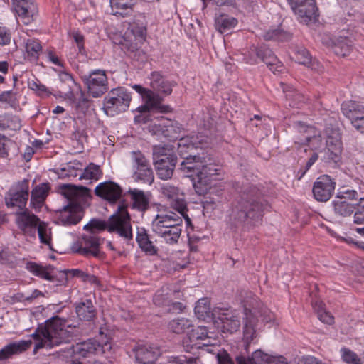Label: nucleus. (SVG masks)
Masks as SVG:
<instances>
[{
    "mask_svg": "<svg viewBox=\"0 0 364 364\" xmlns=\"http://www.w3.org/2000/svg\"><path fill=\"white\" fill-rule=\"evenodd\" d=\"M181 169L192 178L193 186L198 195H203L210 188L214 177L219 174L220 168L210 162V159L190 155L184 158Z\"/></svg>",
    "mask_w": 364,
    "mask_h": 364,
    "instance_id": "nucleus-1",
    "label": "nucleus"
},
{
    "mask_svg": "<svg viewBox=\"0 0 364 364\" xmlns=\"http://www.w3.org/2000/svg\"><path fill=\"white\" fill-rule=\"evenodd\" d=\"M69 326L65 320L58 317H53L40 325L30 336L36 341L34 352L43 348H52L70 342L73 334L66 329Z\"/></svg>",
    "mask_w": 364,
    "mask_h": 364,
    "instance_id": "nucleus-2",
    "label": "nucleus"
},
{
    "mask_svg": "<svg viewBox=\"0 0 364 364\" xmlns=\"http://www.w3.org/2000/svg\"><path fill=\"white\" fill-rule=\"evenodd\" d=\"M60 190L69 204L60 212L58 222L63 225H76L82 218V205L90 198V191L87 187L71 184L62 185Z\"/></svg>",
    "mask_w": 364,
    "mask_h": 364,
    "instance_id": "nucleus-3",
    "label": "nucleus"
},
{
    "mask_svg": "<svg viewBox=\"0 0 364 364\" xmlns=\"http://www.w3.org/2000/svg\"><path fill=\"white\" fill-rule=\"evenodd\" d=\"M182 218L173 212L157 214L152 220L153 232L168 244H176L181 235Z\"/></svg>",
    "mask_w": 364,
    "mask_h": 364,
    "instance_id": "nucleus-4",
    "label": "nucleus"
},
{
    "mask_svg": "<svg viewBox=\"0 0 364 364\" xmlns=\"http://www.w3.org/2000/svg\"><path fill=\"white\" fill-rule=\"evenodd\" d=\"M87 226L97 228L100 231L107 230L111 233H117L124 240H129L133 237L130 217L123 205H119L117 211L107 221L92 220L85 228Z\"/></svg>",
    "mask_w": 364,
    "mask_h": 364,
    "instance_id": "nucleus-5",
    "label": "nucleus"
},
{
    "mask_svg": "<svg viewBox=\"0 0 364 364\" xmlns=\"http://www.w3.org/2000/svg\"><path fill=\"white\" fill-rule=\"evenodd\" d=\"M262 205L244 193L232 208L230 217L239 223L255 225L262 218Z\"/></svg>",
    "mask_w": 364,
    "mask_h": 364,
    "instance_id": "nucleus-6",
    "label": "nucleus"
},
{
    "mask_svg": "<svg viewBox=\"0 0 364 364\" xmlns=\"http://www.w3.org/2000/svg\"><path fill=\"white\" fill-rule=\"evenodd\" d=\"M131 100V94L124 87L112 89L104 99L103 109L107 115L114 116L128 109Z\"/></svg>",
    "mask_w": 364,
    "mask_h": 364,
    "instance_id": "nucleus-7",
    "label": "nucleus"
},
{
    "mask_svg": "<svg viewBox=\"0 0 364 364\" xmlns=\"http://www.w3.org/2000/svg\"><path fill=\"white\" fill-rule=\"evenodd\" d=\"M154 155L158 176L163 180L171 178L176 164L175 154L165 147L156 146Z\"/></svg>",
    "mask_w": 364,
    "mask_h": 364,
    "instance_id": "nucleus-8",
    "label": "nucleus"
},
{
    "mask_svg": "<svg viewBox=\"0 0 364 364\" xmlns=\"http://www.w3.org/2000/svg\"><path fill=\"white\" fill-rule=\"evenodd\" d=\"M161 190L163 196L166 198L170 207L183 216L188 226L191 225V220L188 215L187 204L183 193L178 187L168 183L162 186Z\"/></svg>",
    "mask_w": 364,
    "mask_h": 364,
    "instance_id": "nucleus-9",
    "label": "nucleus"
},
{
    "mask_svg": "<svg viewBox=\"0 0 364 364\" xmlns=\"http://www.w3.org/2000/svg\"><path fill=\"white\" fill-rule=\"evenodd\" d=\"M259 60L265 63L269 70L274 73L281 72L283 69L282 62L279 61L272 51L265 46L251 48L248 54L245 57V62L250 65L257 63Z\"/></svg>",
    "mask_w": 364,
    "mask_h": 364,
    "instance_id": "nucleus-10",
    "label": "nucleus"
},
{
    "mask_svg": "<svg viewBox=\"0 0 364 364\" xmlns=\"http://www.w3.org/2000/svg\"><path fill=\"white\" fill-rule=\"evenodd\" d=\"M131 159L134 181L151 185L154 182V176L149 160L139 151H132Z\"/></svg>",
    "mask_w": 364,
    "mask_h": 364,
    "instance_id": "nucleus-11",
    "label": "nucleus"
},
{
    "mask_svg": "<svg viewBox=\"0 0 364 364\" xmlns=\"http://www.w3.org/2000/svg\"><path fill=\"white\" fill-rule=\"evenodd\" d=\"M84 229H85V227ZM87 229L90 230V232L84 234L74 242L71 245V250L82 255L97 257L99 254L100 241L95 231L99 230L90 226H87L86 230Z\"/></svg>",
    "mask_w": 364,
    "mask_h": 364,
    "instance_id": "nucleus-12",
    "label": "nucleus"
},
{
    "mask_svg": "<svg viewBox=\"0 0 364 364\" xmlns=\"http://www.w3.org/2000/svg\"><path fill=\"white\" fill-rule=\"evenodd\" d=\"M133 87L138 93L141 95L145 103L144 105L137 108L139 112H145L150 109L161 113H167L171 111L170 106L161 104L163 98L156 92L144 88L139 85H135Z\"/></svg>",
    "mask_w": 364,
    "mask_h": 364,
    "instance_id": "nucleus-13",
    "label": "nucleus"
},
{
    "mask_svg": "<svg viewBox=\"0 0 364 364\" xmlns=\"http://www.w3.org/2000/svg\"><path fill=\"white\" fill-rule=\"evenodd\" d=\"M291 9L302 23L309 24L318 16L316 0H287Z\"/></svg>",
    "mask_w": 364,
    "mask_h": 364,
    "instance_id": "nucleus-14",
    "label": "nucleus"
},
{
    "mask_svg": "<svg viewBox=\"0 0 364 364\" xmlns=\"http://www.w3.org/2000/svg\"><path fill=\"white\" fill-rule=\"evenodd\" d=\"M89 94L93 97H101L109 89L108 80L103 70H94L82 77Z\"/></svg>",
    "mask_w": 364,
    "mask_h": 364,
    "instance_id": "nucleus-15",
    "label": "nucleus"
},
{
    "mask_svg": "<svg viewBox=\"0 0 364 364\" xmlns=\"http://www.w3.org/2000/svg\"><path fill=\"white\" fill-rule=\"evenodd\" d=\"M214 325L223 333L236 332L241 325L239 314L235 310L220 309L215 319Z\"/></svg>",
    "mask_w": 364,
    "mask_h": 364,
    "instance_id": "nucleus-16",
    "label": "nucleus"
},
{
    "mask_svg": "<svg viewBox=\"0 0 364 364\" xmlns=\"http://www.w3.org/2000/svg\"><path fill=\"white\" fill-rule=\"evenodd\" d=\"M103 333L100 331L99 341L88 340L87 341L77 343L73 346V352L81 357H87L91 354L104 353L107 350L111 349V346L107 340L104 341Z\"/></svg>",
    "mask_w": 364,
    "mask_h": 364,
    "instance_id": "nucleus-17",
    "label": "nucleus"
},
{
    "mask_svg": "<svg viewBox=\"0 0 364 364\" xmlns=\"http://www.w3.org/2000/svg\"><path fill=\"white\" fill-rule=\"evenodd\" d=\"M341 111L357 130L364 133V105L357 102H343Z\"/></svg>",
    "mask_w": 364,
    "mask_h": 364,
    "instance_id": "nucleus-18",
    "label": "nucleus"
},
{
    "mask_svg": "<svg viewBox=\"0 0 364 364\" xmlns=\"http://www.w3.org/2000/svg\"><path fill=\"white\" fill-rule=\"evenodd\" d=\"M257 312L255 310L248 309L245 308L244 318H243V341L248 346L252 343H254L257 341L258 333L257 331V323L259 321V318H257L256 314Z\"/></svg>",
    "mask_w": 364,
    "mask_h": 364,
    "instance_id": "nucleus-19",
    "label": "nucleus"
},
{
    "mask_svg": "<svg viewBox=\"0 0 364 364\" xmlns=\"http://www.w3.org/2000/svg\"><path fill=\"white\" fill-rule=\"evenodd\" d=\"M41 220L28 210L17 212L16 214V223L22 233L28 237H35L36 228Z\"/></svg>",
    "mask_w": 364,
    "mask_h": 364,
    "instance_id": "nucleus-20",
    "label": "nucleus"
},
{
    "mask_svg": "<svg viewBox=\"0 0 364 364\" xmlns=\"http://www.w3.org/2000/svg\"><path fill=\"white\" fill-rule=\"evenodd\" d=\"M13 9L18 21L30 24L38 14V7L32 0H13Z\"/></svg>",
    "mask_w": 364,
    "mask_h": 364,
    "instance_id": "nucleus-21",
    "label": "nucleus"
},
{
    "mask_svg": "<svg viewBox=\"0 0 364 364\" xmlns=\"http://www.w3.org/2000/svg\"><path fill=\"white\" fill-rule=\"evenodd\" d=\"M336 183L328 175L319 176L314 183L312 192L314 198L320 202H326L332 196Z\"/></svg>",
    "mask_w": 364,
    "mask_h": 364,
    "instance_id": "nucleus-22",
    "label": "nucleus"
},
{
    "mask_svg": "<svg viewBox=\"0 0 364 364\" xmlns=\"http://www.w3.org/2000/svg\"><path fill=\"white\" fill-rule=\"evenodd\" d=\"M355 33L353 31L343 29L332 42L334 53L340 57L348 55L354 44Z\"/></svg>",
    "mask_w": 364,
    "mask_h": 364,
    "instance_id": "nucleus-23",
    "label": "nucleus"
},
{
    "mask_svg": "<svg viewBox=\"0 0 364 364\" xmlns=\"http://www.w3.org/2000/svg\"><path fill=\"white\" fill-rule=\"evenodd\" d=\"M28 198V183L23 181L19 187L10 190L5 197L6 205L8 208H17L23 210Z\"/></svg>",
    "mask_w": 364,
    "mask_h": 364,
    "instance_id": "nucleus-24",
    "label": "nucleus"
},
{
    "mask_svg": "<svg viewBox=\"0 0 364 364\" xmlns=\"http://www.w3.org/2000/svg\"><path fill=\"white\" fill-rule=\"evenodd\" d=\"M136 360L140 364H153L160 355L159 349L150 343H138L133 349Z\"/></svg>",
    "mask_w": 364,
    "mask_h": 364,
    "instance_id": "nucleus-25",
    "label": "nucleus"
},
{
    "mask_svg": "<svg viewBox=\"0 0 364 364\" xmlns=\"http://www.w3.org/2000/svg\"><path fill=\"white\" fill-rule=\"evenodd\" d=\"M326 144V146L323 150L322 160L328 163L337 164L341 160L342 151V146L339 134H336L335 136H328Z\"/></svg>",
    "mask_w": 364,
    "mask_h": 364,
    "instance_id": "nucleus-26",
    "label": "nucleus"
},
{
    "mask_svg": "<svg viewBox=\"0 0 364 364\" xmlns=\"http://www.w3.org/2000/svg\"><path fill=\"white\" fill-rule=\"evenodd\" d=\"M210 337L208 336V330L205 326H197L196 328H191L188 333V339L189 341V343H188V341L185 340L183 342V348L186 351L190 352L194 347L199 348L198 346L200 344L199 341H205L202 344L204 346L210 345Z\"/></svg>",
    "mask_w": 364,
    "mask_h": 364,
    "instance_id": "nucleus-27",
    "label": "nucleus"
},
{
    "mask_svg": "<svg viewBox=\"0 0 364 364\" xmlns=\"http://www.w3.org/2000/svg\"><path fill=\"white\" fill-rule=\"evenodd\" d=\"M96 196L109 201L115 203L122 196V188L112 181H105L100 183L95 188Z\"/></svg>",
    "mask_w": 364,
    "mask_h": 364,
    "instance_id": "nucleus-28",
    "label": "nucleus"
},
{
    "mask_svg": "<svg viewBox=\"0 0 364 364\" xmlns=\"http://www.w3.org/2000/svg\"><path fill=\"white\" fill-rule=\"evenodd\" d=\"M31 345V340H21L8 343L0 349V361L11 358L14 355L25 352Z\"/></svg>",
    "mask_w": 364,
    "mask_h": 364,
    "instance_id": "nucleus-29",
    "label": "nucleus"
},
{
    "mask_svg": "<svg viewBox=\"0 0 364 364\" xmlns=\"http://www.w3.org/2000/svg\"><path fill=\"white\" fill-rule=\"evenodd\" d=\"M150 86L152 91L159 95H169L172 92V87L173 84L172 82L167 80L161 73L158 72H153L150 75Z\"/></svg>",
    "mask_w": 364,
    "mask_h": 364,
    "instance_id": "nucleus-30",
    "label": "nucleus"
},
{
    "mask_svg": "<svg viewBox=\"0 0 364 364\" xmlns=\"http://www.w3.org/2000/svg\"><path fill=\"white\" fill-rule=\"evenodd\" d=\"M210 305V301L208 298H203L198 301L194 311L199 319L205 320L212 318L213 322L215 321L220 309L215 308L211 310Z\"/></svg>",
    "mask_w": 364,
    "mask_h": 364,
    "instance_id": "nucleus-31",
    "label": "nucleus"
},
{
    "mask_svg": "<svg viewBox=\"0 0 364 364\" xmlns=\"http://www.w3.org/2000/svg\"><path fill=\"white\" fill-rule=\"evenodd\" d=\"M146 28L136 23L129 24L124 33V39L134 46H137L145 40Z\"/></svg>",
    "mask_w": 364,
    "mask_h": 364,
    "instance_id": "nucleus-32",
    "label": "nucleus"
},
{
    "mask_svg": "<svg viewBox=\"0 0 364 364\" xmlns=\"http://www.w3.org/2000/svg\"><path fill=\"white\" fill-rule=\"evenodd\" d=\"M26 269L33 275L41 279L53 281L55 278L54 268L50 266H42L36 262H29L26 263Z\"/></svg>",
    "mask_w": 364,
    "mask_h": 364,
    "instance_id": "nucleus-33",
    "label": "nucleus"
},
{
    "mask_svg": "<svg viewBox=\"0 0 364 364\" xmlns=\"http://www.w3.org/2000/svg\"><path fill=\"white\" fill-rule=\"evenodd\" d=\"M193 327L192 320L186 317H177L171 320L167 324L168 330L176 334L188 333Z\"/></svg>",
    "mask_w": 364,
    "mask_h": 364,
    "instance_id": "nucleus-34",
    "label": "nucleus"
},
{
    "mask_svg": "<svg viewBox=\"0 0 364 364\" xmlns=\"http://www.w3.org/2000/svg\"><path fill=\"white\" fill-rule=\"evenodd\" d=\"M49 186L47 183H42L37 186L31 192V203L36 210H39L44 203V201L49 191Z\"/></svg>",
    "mask_w": 364,
    "mask_h": 364,
    "instance_id": "nucleus-35",
    "label": "nucleus"
},
{
    "mask_svg": "<svg viewBox=\"0 0 364 364\" xmlns=\"http://www.w3.org/2000/svg\"><path fill=\"white\" fill-rule=\"evenodd\" d=\"M159 126L161 127L163 134L171 140L176 139L180 136L179 134L181 131V127L177 122L168 119L162 118Z\"/></svg>",
    "mask_w": 364,
    "mask_h": 364,
    "instance_id": "nucleus-36",
    "label": "nucleus"
},
{
    "mask_svg": "<svg viewBox=\"0 0 364 364\" xmlns=\"http://www.w3.org/2000/svg\"><path fill=\"white\" fill-rule=\"evenodd\" d=\"M136 0H110V6L114 15L124 16L132 11Z\"/></svg>",
    "mask_w": 364,
    "mask_h": 364,
    "instance_id": "nucleus-37",
    "label": "nucleus"
},
{
    "mask_svg": "<svg viewBox=\"0 0 364 364\" xmlns=\"http://www.w3.org/2000/svg\"><path fill=\"white\" fill-rule=\"evenodd\" d=\"M25 57L31 62H36L42 50L40 42L34 38H28L24 41Z\"/></svg>",
    "mask_w": 364,
    "mask_h": 364,
    "instance_id": "nucleus-38",
    "label": "nucleus"
},
{
    "mask_svg": "<svg viewBox=\"0 0 364 364\" xmlns=\"http://www.w3.org/2000/svg\"><path fill=\"white\" fill-rule=\"evenodd\" d=\"M271 355L261 350H257L253 352L251 357H238L237 361L238 364H268Z\"/></svg>",
    "mask_w": 364,
    "mask_h": 364,
    "instance_id": "nucleus-39",
    "label": "nucleus"
},
{
    "mask_svg": "<svg viewBox=\"0 0 364 364\" xmlns=\"http://www.w3.org/2000/svg\"><path fill=\"white\" fill-rule=\"evenodd\" d=\"M76 313L80 320L90 321L95 316V309L91 300L87 299L76 306Z\"/></svg>",
    "mask_w": 364,
    "mask_h": 364,
    "instance_id": "nucleus-40",
    "label": "nucleus"
},
{
    "mask_svg": "<svg viewBox=\"0 0 364 364\" xmlns=\"http://www.w3.org/2000/svg\"><path fill=\"white\" fill-rule=\"evenodd\" d=\"M281 86L286 98L289 101V106L299 107L304 101V97L291 85L281 83Z\"/></svg>",
    "mask_w": 364,
    "mask_h": 364,
    "instance_id": "nucleus-41",
    "label": "nucleus"
},
{
    "mask_svg": "<svg viewBox=\"0 0 364 364\" xmlns=\"http://www.w3.org/2000/svg\"><path fill=\"white\" fill-rule=\"evenodd\" d=\"M304 139L307 145L312 149H319L322 144L321 133L314 127L306 128Z\"/></svg>",
    "mask_w": 364,
    "mask_h": 364,
    "instance_id": "nucleus-42",
    "label": "nucleus"
},
{
    "mask_svg": "<svg viewBox=\"0 0 364 364\" xmlns=\"http://www.w3.org/2000/svg\"><path fill=\"white\" fill-rule=\"evenodd\" d=\"M129 193L131 196L133 208L141 211L147 208L149 201L144 191L135 188L132 190L130 189Z\"/></svg>",
    "mask_w": 364,
    "mask_h": 364,
    "instance_id": "nucleus-43",
    "label": "nucleus"
},
{
    "mask_svg": "<svg viewBox=\"0 0 364 364\" xmlns=\"http://www.w3.org/2000/svg\"><path fill=\"white\" fill-rule=\"evenodd\" d=\"M36 230L38 232L40 242L46 245L48 248H52V231L49 224L41 221Z\"/></svg>",
    "mask_w": 364,
    "mask_h": 364,
    "instance_id": "nucleus-44",
    "label": "nucleus"
},
{
    "mask_svg": "<svg viewBox=\"0 0 364 364\" xmlns=\"http://www.w3.org/2000/svg\"><path fill=\"white\" fill-rule=\"evenodd\" d=\"M237 20L226 14H221L215 18V26L220 33H225L236 26Z\"/></svg>",
    "mask_w": 364,
    "mask_h": 364,
    "instance_id": "nucleus-45",
    "label": "nucleus"
},
{
    "mask_svg": "<svg viewBox=\"0 0 364 364\" xmlns=\"http://www.w3.org/2000/svg\"><path fill=\"white\" fill-rule=\"evenodd\" d=\"M178 294L176 291L170 292L168 287H162L154 295L153 301L154 304L159 306L168 307L170 306L171 298L173 295Z\"/></svg>",
    "mask_w": 364,
    "mask_h": 364,
    "instance_id": "nucleus-46",
    "label": "nucleus"
},
{
    "mask_svg": "<svg viewBox=\"0 0 364 364\" xmlns=\"http://www.w3.org/2000/svg\"><path fill=\"white\" fill-rule=\"evenodd\" d=\"M102 176V171L100 166L93 163H90L83 171H81L80 180L97 181Z\"/></svg>",
    "mask_w": 364,
    "mask_h": 364,
    "instance_id": "nucleus-47",
    "label": "nucleus"
},
{
    "mask_svg": "<svg viewBox=\"0 0 364 364\" xmlns=\"http://www.w3.org/2000/svg\"><path fill=\"white\" fill-rule=\"evenodd\" d=\"M80 166L81 164L79 162H70L61 168L58 173L62 178H75L77 176L80 178L81 173Z\"/></svg>",
    "mask_w": 364,
    "mask_h": 364,
    "instance_id": "nucleus-48",
    "label": "nucleus"
},
{
    "mask_svg": "<svg viewBox=\"0 0 364 364\" xmlns=\"http://www.w3.org/2000/svg\"><path fill=\"white\" fill-rule=\"evenodd\" d=\"M334 211L342 216H349L355 209V203H347L341 200H335L333 202Z\"/></svg>",
    "mask_w": 364,
    "mask_h": 364,
    "instance_id": "nucleus-49",
    "label": "nucleus"
},
{
    "mask_svg": "<svg viewBox=\"0 0 364 364\" xmlns=\"http://www.w3.org/2000/svg\"><path fill=\"white\" fill-rule=\"evenodd\" d=\"M360 198L356 191L343 188L338 190L336 200H341L347 203H357Z\"/></svg>",
    "mask_w": 364,
    "mask_h": 364,
    "instance_id": "nucleus-50",
    "label": "nucleus"
},
{
    "mask_svg": "<svg viewBox=\"0 0 364 364\" xmlns=\"http://www.w3.org/2000/svg\"><path fill=\"white\" fill-rule=\"evenodd\" d=\"M266 41L276 40L279 41H288L291 38V35L279 28L270 29L263 35Z\"/></svg>",
    "mask_w": 364,
    "mask_h": 364,
    "instance_id": "nucleus-51",
    "label": "nucleus"
},
{
    "mask_svg": "<svg viewBox=\"0 0 364 364\" xmlns=\"http://www.w3.org/2000/svg\"><path fill=\"white\" fill-rule=\"evenodd\" d=\"M314 308L316 310L318 319L326 324H331L333 323V316L323 307L322 302H316Z\"/></svg>",
    "mask_w": 364,
    "mask_h": 364,
    "instance_id": "nucleus-52",
    "label": "nucleus"
},
{
    "mask_svg": "<svg viewBox=\"0 0 364 364\" xmlns=\"http://www.w3.org/2000/svg\"><path fill=\"white\" fill-rule=\"evenodd\" d=\"M353 215V223L358 225H364V197L360 198L355 203Z\"/></svg>",
    "mask_w": 364,
    "mask_h": 364,
    "instance_id": "nucleus-53",
    "label": "nucleus"
},
{
    "mask_svg": "<svg viewBox=\"0 0 364 364\" xmlns=\"http://www.w3.org/2000/svg\"><path fill=\"white\" fill-rule=\"evenodd\" d=\"M198 146L197 142L193 140V137H181L178 142V149L180 154L186 151V149H193Z\"/></svg>",
    "mask_w": 364,
    "mask_h": 364,
    "instance_id": "nucleus-54",
    "label": "nucleus"
},
{
    "mask_svg": "<svg viewBox=\"0 0 364 364\" xmlns=\"http://www.w3.org/2000/svg\"><path fill=\"white\" fill-rule=\"evenodd\" d=\"M252 310H255L257 312V314H256L257 318H258V316H259L261 320L263 322L266 323H270L272 322V323H274L275 316L269 309L265 308L262 309L261 311H259L256 309H253Z\"/></svg>",
    "mask_w": 364,
    "mask_h": 364,
    "instance_id": "nucleus-55",
    "label": "nucleus"
},
{
    "mask_svg": "<svg viewBox=\"0 0 364 364\" xmlns=\"http://www.w3.org/2000/svg\"><path fill=\"white\" fill-rule=\"evenodd\" d=\"M296 60L302 65H309L311 62V58L308 50L301 49L298 50L295 54Z\"/></svg>",
    "mask_w": 364,
    "mask_h": 364,
    "instance_id": "nucleus-56",
    "label": "nucleus"
},
{
    "mask_svg": "<svg viewBox=\"0 0 364 364\" xmlns=\"http://www.w3.org/2000/svg\"><path fill=\"white\" fill-rule=\"evenodd\" d=\"M168 364H201L198 360H187L185 356L171 357L168 360Z\"/></svg>",
    "mask_w": 364,
    "mask_h": 364,
    "instance_id": "nucleus-57",
    "label": "nucleus"
},
{
    "mask_svg": "<svg viewBox=\"0 0 364 364\" xmlns=\"http://www.w3.org/2000/svg\"><path fill=\"white\" fill-rule=\"evenodd\" d=\"M11 33L9 29L0 26V46H6L10 43Z\"/></svg>",
    "mask_w": 364,
    "mask_h": 364,
    "instance_id": "nucleus-58",
    "label": "nucleus"
},
{
    "mask_svg": "<svg viewBox=\"0 0 364 364\" xmlns=\"http://www.w3.org/2000/svg\"><path fill=\"white\" fill-rule=\"evenodd\" d=\"M30 87L41 96H48L50 93L48 89L44 85L41 83L33 82L32 83H30Z\"/></svg>",
    "mask_w": 364,
    "mask_h": 364,
    "instance_id": "nucleus-59",
    "label": "nucleus"
},
{
    "mask_svg": "<svg viewBox=\"0 0 364 364\" xmlns=\"http://www.w3.org/2000/svg\"><path fill=\"white\" fill-rule=\"evenodd\" d=\"M139 247L149 255H154L157 253V248L153 242L149 240L141 244Z\"/></svg>",
    "mask_w": 364,
    "mask_h": 364,
    "instance_id": "nucleus-60",
    "label": "nucleus"
},
{
    "mask_svg": "<svg viewBox=\"0 0 364 364\" xmlns=\"http://www.w3.org/2000/svg\"><path fill=\"white\" fill-rule=\"evenodd\" d=\"M46 55L48 58V60L52 63L53 64L59 66V67H63V61L58 58V55L53 50H48L46 51Z\"/></svg>",
    "mask_w": 364,
    "mask_h": 364,
    "instance_id": "nucleus-61",
    "label": "nucleus"
},
{
    "mask_svg": "<svg viewBox=\"0 0 364 364\" xmlns=\"http://www.w3.org/2000/svg\"><path fill=\"white\" fill-rule=\"evenodd\" d=\"M136 242L139 245L149 240L146 230L144 228H137Z\"/></svg>",
    "mask_w": 364,
    "mask_h": 364,
    "instance_id": "nucleus-62",
    "label": "nucleus"
},
{
    "mask_svg": "<svg viewBox=\"0 0 364 364\" xmlns=\"http://www.w3.org/2000/svg\"><path fill=\"white\" fill-rule=\"evenodd\" d=\"M218 364H235L225 351L220 352L217 355Z\"/></svg>",
    "mask_w": 364,
    "mask_h": 364,
    "instance_id": "nucleus-63",
    "label": "nucleus"
},
{
    "mask_svg": "<svg viewBox=\"0 0 364 364\" xmlns=\"http://www.w3.org/2000/svg\"><path fill=\"white\" fill-rule=\"evenodd\" d=\"M15 95L11 90L0 93V102L11 103L14 100Z\"/></svg>",
    "mask_w": 364,
    "mask_h": 364,
    "instance_id": "nucleus-64",
    "label": "nucleus"
}]
</instances>
